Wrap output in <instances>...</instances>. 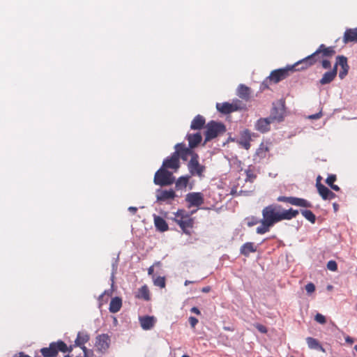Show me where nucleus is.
<instances>
[{
	"instance_id": "nucleus-45",
	"label": "nucleus",
	"mask_w": 357,
	"mask_h": 357,
	"mask_svg": "<svg viewBox=\"0 0 357 357\" xmlns=\"http://www.w3.org/2000/svg\"><path fill=\"white\" fill-rule=\"evenodd\" d=\"M336 181V176L334 175V174H331V175H329L326 181V183L331 186V185H333V183Z\"/></svg>"
},
{
	"instance_id": "nucleus-31",
	"label": "nucleus",
	"mask_w": 357,
	"mask_h": 357,
	"mask_svg": "<svg viewBox=\"0 0 357 357\" xmlns=\"http://www.w3.org/2000/svg\"><path fill=\"white\" fill-rule=\"evenodd\" d=\"M334 71H328L326 72L321 79L319 80V82L322 85H325L331 83L335 77Z\"/></svg>"
},
{
	"instance_id": "nucleus-51",
	"label": "nucleus",
	"mask_w": 357,
	"mask_h": 357,
	"mask_svg": "<svg viewBox=\"0 0 357 357\" xmlns=\"http://www.w3.org/2000/svg\"><path fill=\"white\" fill-rule=\"evenodd\" d=\"M190 311L197 315L201 314L200 310L197 307H192Z\"/></svg>"
},
{
	"instance_id": "nucleus-28",
	"label": "nucleus",
	"mask_w": 357,
	"mask_h": 357,
	"mask_svg": "<svg viewBox=\"0 0 357 357\" xmlns=\"http://www.w3.org/2000/svg\"><path fill=\"white\" fill-rule=\"evenodd\" d=\"M306 342L307 344L308 347L311 349L321 351L323 352L325 351L324 349L321 345L319 342L315 338L308 337L306 338Z\"/></svg>"
},
{
	"instance_id": "nucleus-58",
	"label": "nucleus",
	"mask_w": 357,
	"mask_h": 357,
	"mask_svg": "<svg viewBox=\"0 0 357 357\" xmlns=\"http://www.w3.org/2000/svg\"><path fill=\"white\" fill-rule=\"evenodd\" d=\"M153 271H154V270H153V266H150L148 268V274L149 275H152L153 274Z\"/></svg>"
},
{
	"instance_id": "nucleus-55",
	"label": "nucleus",
	"mask_w": 357,
	"mask_h": 357,
	"mask_svg": "<svg viewBox=\"0 0 357 357\" xmlns=\"http://www.w3.org/2000/svg\"><path fill=\"white\" fill-rule=\"evenodd\" d=\"M211 291V287L209 286L204 287L202 289V291L204 293H208Z\"/></svg>"
},
{
	"instance_id": "nucleus-27",
	"label": "nucleus",
	"mask_w": 357,
	"mask_h": 357,
	"mask_svg": "<svg viewBox=\"0 0 357 357\" xmlns=\"http://www.w3.org/2000/svg\"><path fill=\"white\" fill-rule=\"evenodd\" d=\"M180 222L178 225L183 230V231L185 234H190V229L193 227V220L190 217H185V220H179Z\"/></svg>"
},
{
	"instance_id": "nucleus-10",
	"label": "nucleus",
	"mask_w": 357,
	"mask_h": 357,
	"mask_svg": "<svg viewBox=\"0 0 357 357\" xmlns=\"http://www.w3.org/2000/svg\"><path fill=\"white\" fill-rule=\"evenodd\" d=\"M176 197L175 192L170 190L158 189L156 191V199L158 202L170 203V201L174 200Z\"/></svg>"
},
{
	"instance_id": "nucleus-44",
	"label": "nucleus",
	"mask_w": 357,
	"mask_h": 357,
	"mask_svg": "<svg viewBox=\"0 0 357 357\" xmlns=\"http://www.w3.org/2000/svg\"><path fill=\"white\" fill-rule=\"evenodd\" d=\"M305 290L307 294H312L315 290L314 284L312 282H309L305 285Z\"/></svg>"
},
{
	"instance_id": "nucleus-59",
	"label": "nucleus",
	"mask_w": 357,
	"mask_h": 357,
	"mask_svg": "<svg viewBox=\"0 0 357 357\" xmlns=\"http://www.w3.org/2000/svg\"><path fill=\"white\" fill-rule=\"evenodd\" d=\"M333 209H334V211L335 212L337 211V210L339 209V205L337 203H333Z\"/></svg>"
},
{
	"instance_id": "nucleus-42",
	"label": "nucleus",
	"mask_w": 357,
	"mask_h": 357,
	"mask_svg": "<svg viewBox=\"0 0 357 357\" xmlns=\"http://www.w3.org/2000/svg\"><path fill=\"white\" fill-rule=\"evenodd\" d=\"M327 268L332 271H335L337 269V264L336 261L331 260L327 263Z\"/></svg>"
},
{
	"instance_id": "nucleus-8",
	"label": "nucleus",
	"mask_w": 357,
	"mask_h": 357,
	"mask_svg": "<svg viewBox=\"0 0 357 357\" xmlns=\"http://www.w3.org/2000/svg\"><path fill=\"white\" fill-rule=\"evenodd\" d=\"M198 159V155L197 153L193 154L188 162V168L191 176L202 177L205 170V167L199 164Z\"/></svg>"
},
{
	"instance_id": "nucleus-52",
	"label": "nucleus",
	"mask_w": 357,
	"mask_h": 357,
	"mask_svg": "<svg viewBox=\"0 0 357 357\" xmlns=\"http://www.w3.org/2000/svg\"><path fill=\"white\" fill-rule=\"evenodd\" d=\"M337 66H339V63H337V59H336V63H335L333 68L331 70V71L335 72V76H336L337 73Z\"/></svg>"
},
{
	"instance_id": "nucleus-1",
	"label": "nucleus",
	"mask_w": 357,
	"mask_h": 357,
	"mask_svg": "<svg viewBox=\"0 0 357 357\" xmlns=\"http://www.w3.org/2000/svg\"><path fill=\"white\" fill-rule=\"evenodd\" d=\"M280 209L281 206L271 204L262 210L263 218L261 220V225L257 227L256 229L258 234H264L269 231L271 227L280 221Z\"/></svg>"
},
{
	"instance_id": "nucleus-18",
	"label": "nucleus",
	"mask_w": 357,
	"mask_h": 357,
	"mask_svg": "<svg viewBox=\"0 0 357 357\" xmlns=\"http://www.w3.org/2000/svg\"><path fill=\"white\" fill-rule=\"evenodd\" d=\"M185 138L188 141V145L190 149L197 147L202 140V136L200 132L194 134L188 133Z\"/></svg>"
},
{
	"instance_id": "nucleus-22",
	"label": "nucleus",
	"mask_w": 357,
	"mask_h": 357,
	"mask_svg": "<svg viewBox=\"0 0 357 357\" xmlns=\"http://www.w3.org/2000/svg\"><path fill=\"white\" fill-rule=\"evenodd\" d=\"M343 42L348 43L349 42H357V27L355 29H347L343 37Z\"/></svg>"
},
{
	"instance_id": "nucleus-13",
	"label": "nucleus",
	"mask_w": 357,
	"mask_h": 357,
	"mask_svg": "<svg viewBox=\"0 0 357 357\" xmlns=\"http://www.w3.org/2000/svg\"><path fill=\"white\" fill-rule=\"evenodd\" d=\"M110 344V337L107 334H101L98 335L96 338V347H97V349L104 353L105 352L108 348L109 347Z\"/></svg>"
},
{
	"instance_id": "nucleus-19",
	"label": "nucleus",
	"mask_w": 357,
	"mask_h": 357,
	"mask_svg": "<svg viewBox=\"0 0 357 357\" xmlns=\"http://www.w3.org/2000/svg\"><path fill=\"white\" fill-rule=\"evenodd\" d=\"M139 320L141 327L146 331L151 329L155 323V319L153 316L141 317Z\"/></svg>"
},
{
	"instance_id": "nucleus-57",
	"label": "nucleus",
	"mask_w": 357,
	"mask_h": 357,
	"mask_svg": "<svg viewBox=\"0 0 357 357\" xmlns=\"http://www.w3.org/2000/svg\"><path fill=\"white\" fill-rule=\"evenodd\" d=\"M333 190L335 191H339L340 190V188H339L338 185H335L334 183L333 185H331L330 186Z\"/></svg>"
},
{
	"instance_id": "nucleus-50",
	"label": "nucleus",
	"mask_w": 357,
	"mask_h": 357,
	"mask_svg": "<svg viewBox=\"0 0 357 357\" xmlns=\"http://www.w3.org/2000/svg\"><path fill=\"white\" fill-rule=\"evenodd\" d=\"M116 268H117V264H116V262L115 263H113L112 264V276H111V279L113 281L114 280V273L116 271Z\"/></svg>"
},
{
	"instance_id": "nucleus-14",
	"label": "nucleus",
	"mask_w": 357,
	"mask_h": 357,
	"mask_svg": "<svg viewBox=\"0 0 357 357\" xmlns=\"http://www.w3.org/2000/svg\"><path fill=\"white\" fill-rule=\"evenodd\" d=\"M273 121L268 117L260 118L256 121L255 128L261 133H265L270 130V124Z\"/></svg>"
},
{
	"instance_id": "nucleus-33",
	"label": "nucleus",
	"mask_w": 357,
	"mask_h": 357,
	"mask_svg": "<svg viewBox=\"0 0 357 357\" xmlns=\"http://www.w3.org/2000/svg\"><path fill=\"white\" fill-rule=\"evenodd\" d=\"M190 176H183L179 177L176 181V188L177 189H183L186 188L189 181Z\"/></svg>"
},
{
	"instance_id": "nucleus-48",
	"label": "nucleus",
	"mask_w": 357,
	"mask_h": 357,
	"mask_svg": "<svg viewBox=\"0 0 357 357\" xmlns=\"http://www.w3.org/2000/svg\"><path fill=\"white\" fill-rule=\"evenodd\" d=\"M189 323L192 328H195V326L198 323V319L196 317H190L189 318Z\"/></svg>"
},
{
	"instance_id": "nucleus-60",
	"label": "nucleus",
	"mask_w": 357,
	"mask_h": 357,
	"mask_svg": "<svg viewBox=\"0 0 357 357\" xmlns=\"http://www.w3.org/2000/svg\"><path fill=\"white\" fill-rule=\"evenodd\" d=\"M18 357H31V356H29V355L24 354L23 352H20Z\"/></svg>"
},
{
	"instance_id": "nucleus-2",
	"label": "nucleus",
	"mask_w": 357,
	"mask_h": 357,
	"mask_svg": "<svg viewBox=\"0 0 357 357\" xmlns=\"http://www.w3.org/2000/svg\"><path fill=\"white\" fill-rule=\"evenodd\" d=\"M335 52L333 47H327L321 44L314 53L296 62L297 65H302L298 70H305L314 65L319 59L321 53L324 56H331Z\"/></svg>"
},
{
	"instance_id": "nucleus-61",
	"label": "nucleus",
	"mask_w": 357,
	"mask_h": 357,
	"mask_svg": "<svg viewBox=\"0 0 357 357\" xmlns=\"http://www.w3.org/2000/svg\"><path fill=\"white\" fill-rule=\"evenodd\" d=\"M81 347V349H82V351H84V354H86V351H87V349H86V347L84 346V345H82V347Z\"/></svg>"
},
{
	"instance_id": "nucleus-23",
	"label": "nucleus",
	"mask_w": 357,
	"mask_h": 357,
	"mask_svg": "<svg viewBox=\"0 0 357 357\" xmlns=\"http://www.w3.org/2000/svg\"><path fill=\"white\" fill-rule=\"evenodd\" d=\"M206 123L204 117L200 114L197 115L191 122L190 128L192 130H201L204 128Z\"/></svg>"
},
{
	"instance_id": "nucleus-32",
	"label": "nucleus",
	"mask_w": 357,
	"mask_h": 357,
	"mask_svg": "<svg viewBox=\"0 0 357 357\" xmlns=\"http://www.w3.org/2000/svg\"><path fill=\"white\" fill-rule=\"evenodd\" d=\"M250 89L244 84H240L237 89V95L243 99H247L249 97Z\"/></svg>"
},
{
	"instance_id": "nucleus-30",
	"label": "nucleus",
	"mask_w": 357,
	"mask_h": 357,
	"mask_svg": "<svg viewBox=\"0 0 357 357\" xmlns=\"http://www.w3.org/2000/svg\"><path fill=\"white\" fill-rule=\"evenodd\" d=\"M89 340V335L85 332H79L75 341V346L82 347Z\"/></svg>"
},
{
	"instance_id": "nucleus-37",
	"label": "nucleus",
	"mask_w": 357,
	"mask_h": 357,
	"mask_svg": "<svg viewBox=\"0 0 357 357\" xmlns=\"http://www.w3.org/2000/svg\"><path fill=\"white\" fill-rule=\"evenodd\" d=\"M233 112L243 110L245 108V105L239 100H235L231 103Z\"/></svg>"
},
{
	"instance_id": "nucleus-17",
	"label": "nucleus",
	"mask_w": 357,
	"mask_h": 357,
	"mask_svg": "<svg viewBox=\"0 0 357 357\" xmlns=\"http://www.w3.org/2000/svg\"><path fill=\"white\" fill-rule=\"evenodd\" d=\"M180 166L179 159L173 153L171 156L166 158L162 162V167L177 169Z\"/></svg>"
},
{
	"instance_id": "nucleus-9",
	"label": "nucleus",
	"mask_w": 357,
	"mask_h": 357,
	"mask_svg": "<svg viewBox=\"0 0 357 357\" xmlns=\"http://www.w3.org/2000/svg\"><path fill=\"white\" fill-rule=\"evenodd\" d=\"M277 200L278 202H283L289 203L294 206L304 207V208H311L312 204L308 202L307 200L296 197H284V196H280L278 197Z\"/></svg>"
},
{
	"instance_id": "nucleus-20",
	"label": "nucleus",
	"mask_w": 357,
	"mask_h": 357,
	"mask_svg": "<svg viewBox=\"0 0 357 357\" xmlns=\"http://www.w3.org/2000/svg\"><path fill=\"white\" fill-rule=\"evenodd\" d=\"M251 136L248 130H245L241 132V136L238 143L245 149L248 150L250 147Z\"/></svg>"
},
{
	"instance_id": "nucleus-5",
	"label": "nucleus",
	"mask_w": 357,
	"mask_h": 357,
	"mask_svg": "<svg viewBox=\"0 0 357 357\" xmlns=\"http://www.w3.org/2000/svg\"><path fill=\"white\" fill-rule=\"evenodd\" d=\"M175 181L172 173L161 167L155 174L154 183L160 186L170 185Z\"/></svg>"
},
{
	"instance_id": "nucleus-38",
	"label": "nucleus",
	"mask_w": 357,
	"mask_h": 357,
	"mask_svg": "<svg viewBox=\"0 0 357 357\" xmlns=\"http://www.w3.org/2000/svg\"><path fill=\"white\" fill-rule=\"evenodd\" d=\"M153 283L157 287L164 288L165 287V278L164 277L158 276L153 280Z\"/></svg>"
},
{
	"instance_id": "nucleus-47",
	"label": "nucleus",
	"mask_w": 357,
	"mask_h": 357,
	"mask_svg": "<svg viewBox=\"0 0 357 357\" xmlns=\"http://www.w3.org/2000/svg\"><path fill=\"white\" fill-rule=\"evenodd\" d=\"M321 65L324 69H328V68H331V63L330 61L326 60V59L322 60Z\"/></svg>"
},
{
	"instance_id": "nucleus-15",
	"label": "nucleus",
	"mask_w": 357,
	"mask_h": 357,
	"mask_svg": "<svg viewBox=\"0 0 357 357\" xmlns=\"http://www.w3.org/2000/svg\"><path fill=\"white\" fill-rule=\"evenodd\" d=\"M316 187L317 188V190L319 192V194L322 197L323 199H334L336 195L334 192H333L331 190H330L328 188H326L325 185L321 184L319 181H318L316 183Z\"/></svg>"
},
{
	"instance_id": "nucleus-56",
	"label": "nucleus",
	"mask_w": 357,
	"mask_h": 357,
	"mask_svg": "<svg viewBox=\"0 0 357 357\" xmlns=\"http://www.w3.org/2000/svg\"><path fill=\"white\" fill-rule=\"evenodd\" d=\"M345 341L349 344H353L354 343V340L352 337H349V336H347L345 337Z\"/></svg>"
},
{
	"instance_id": "nucleus-3",
	"label": "nucleus",
	"mask_w": 357,
	"mask_h": 357,
	"mask_svg": "<svg viewBox=\"0 0 357 357\" xmlns=\"http://www.w3.org/2000/svg\"><path fill=\"white\" fill-rule=\"evenodd\" d=\"M72 347H68L66 343L61 340L56 342H52L50 344L49 347H44L40 349V352L44 357H55L59 351L63 353L70 352Z\"/></svg>"
},
{
	"instance_id": "nucleus-63",
	"label": "nucleus",
	"mask_w": 357,
	"mask_h": 357,
	"mask_svg": "<svg viewBox=\"0 0 357 357\" xmlns=\"http://www.w3.org/2000/svg\"><path fill=\"white\" fill-rule=\"evenodd\" d=\"M321 178V176H319L317 177V183L318 181H319V182H320Z\"/></svg>"
},
{
	"instance_id": "nucleus-54",
	"label": "nucleus",
	"mask_w": 357,
	"mask_h": 357,
	"mask_svg": "<svg viewBox=\"0 0 357 357\" xmlns=\"http://www.w3.org/2000/svg\"><path fill=\"white\" fill-rule=\"evenodd\" d=\"M107 293V291H105L102 294H101L99 297H98V301H100V304H99V307H101L102 305V303H101V301L102 299L103 298V296H105V294Z\"/></svg>"
},
{
	"instance_id": "nucleus-36",
	"label": "nucleus",
	"mask_w": 357,
	"mask_h": 357,
	"mask_svg": "<svg viewBox=\"0 0 357 357\" xmlns=\"http://www.w3.org/2000/svg\"><path fill=\"white\" fill-rule=\"evenodd\" d=\"M301 214L309 220L311 223H314L316 221V216L310 210H301Z\"/></svg>"
},
{
	"instance_id": "nucleus-11",
	"label": "nucleus",
	"mask_w": 357,
	"mask_h": 357,
	"mask_svg": "<svg viewBox=\"0 0 357 357\" xmlns=\"http://www.w3.org/2000/svg\"><path fill=\"white\" fill-rule=\"evenodd\" d=\"M188 207H199L204 203V196L202 192H189L185 196Z\"/></svg>"
},
{
	"instance_id": "nucleus-43",
	"label": "nucleus",
	"mask_w": 357,
	"mask_h": 357,
	"mask_svg": "<svg viewBox=\"0 0 357 357\" xmlns=\"http://www.w3.org/2000/svg\"><path fill=\"white\" fill-rule=\"evenodd\" d=\"M231 194L234 195H249L250 194V192L242 190L238 192L237 190L232 189L231 191Z\"/></svg>"
},
{
	"instance_id": "nucleus-25",
	"label": "nucleus",
	"mask_w": 357,
	"mask_h": 357,
	"mask_svg": "<svg viewBox=\"0 0 357 357\" xmlns=\"http://www.w3.org/2000/svg\"><path fill=\"white\" fill-rule=\"evenodd\" d=\"M121 306H122L121 298H120L119 297H114V298H112V300L110 301L109 310L112 313H116L121 310Z\"/></svg>"
},
{
	"instance_id": "nucleus-53",
	"label": "nucleus",
	"mask_w": 357,
	"mask_h": 357,
	"mask_svg": "<svg viewBox=\"0 0 357 357\" xmlns=\"http://www.w3.org/2000/svg\"><path fill=\"white\" fill-rule=\"evenodd\" d=\"M128 211L131 212L132 214H135L137 211V208L135 206H130L128 208Z\"/></svg>"
},
{
	"instance_id": "nucleus-40",
	"label": "nucleus",
	"mask_w": 357,
	"mask_h": 357,
	"mask_svg": "<svg viewBox=\"0 0 357 357\" xmlns=\"http://www.w3.org/2000/svg\"><path fill=\"white\" fill-rule=\"evenodd\" d=\"M246 178L245 181L252 182L256 178V175L250 169L245 170Z\"/></svg>"
},
{
	"instance_id": "nucleus-4",
	"label": "nucleus",
	"mask_w": 357,
	"mask_h": 357,
	"mask_svg": "<svg viewBox=\"0 0 357 357\" xmlns=\"http://www.w3.org/2000/svg\"><path fill=\"white\" fill-rule=\"evenodd\" d=\"M225 131L226 127L224 123L215 121H209L206 125L204 144L215 138L219 135L225 133Z\"/></svg>"
},
{
	"instance_id": "nucleus-12",
	"label": "nucleus",
	"mask_w": 357,
	"mask_h": 357,
	"mask_svg": "<svg viewBox=\"0 0 357 357\" xmlns=\"http://www.w3.org/2000/svg\"><path fill=\"white\" fill-rule=\"evenodd\" d=\"M175 151L174 152V155H176L179 158H181L182 160H186L188 158V156L191 155L192 157V155L195 154L192 151V149L190 147H186L185 144L183 143H178L175 145Z\"/></svg>"
},
{
	"instance_id": "nucleus-16",
	"label": "nucleus",
	"mask_w": 357,
	"mask_h": 357,
	"mask_svg": "<svg viewBox=\"0 0 357 357\" xmlns=\"http://www.w3.org/2000/svg\"><path fill=\"white\" fill-rule=\"evenodd\" d=\"M337 63L341 67V70L339 72V77L343 79L348 74L349 66L347 63V58L343 55H339L337 56Z\"/></svg>"
},
{
	"instance_id": "nucleus-41",
	"label": "nucleus",
	"mask_w": 357,
	"mask_h": 357,
	"mask_svg": "<svg viewBox=\"0 0 357 357\" xmlns=\"http://www.w3.org/2000/svg\"><path fill=\"white\" fill-rule=\"evenodd\" d=\"M314 320L318 322L319 324H324L326 321V317L320 314V313H317L315 317H314Z\"/></svg>"
},
{
	"instance_id": "nucleus-26",
	"label": "nucleus",
	"mask_w": 357,
	"mask_h": 357,
	"mask_svg": "<svg viewBox=\"0 0 357 357\" xmlns=\"http://www.w3.org/2000/svg\"><path fill=\"white\" fill-rule=\"evenodd\" d=\"M299 211L298 210H294L291 208L289 210H283L281 212L280 211V221L283 220H291L292 218L296 217Z\"/></svg>"
},
{
	"instance_id": "nucleus-39",
	"label": "nucleus",
	"mask_w": 357,
	"mask_h": 357,
	"mask_svg": "<svg viewBox=\"0 0 357 357\" xmlns=\"http://www.w3.org/2000/svg\"><path fill=\"white\" fill-rule=\"evenodd\" d=\"M246 220H247V225L250 227L261 222V220H259V218H257L255 216L248 217L246 218Z\"/></svg>"
},
{
	"instance_id": "nucleus-7",
	"label": "nucleus",
	"mask_w": 357,
	"mask_h": 357,
	"mask_svg": "<svg viewBox=\"0 0 357 357\" xmlns=\"http://www.w3.org/2000/svg\"><path fill=\"white\" fill-rule=\"evenodd\" d=\"M285 105L284 101L280 100L273 103L271 114L268 118L273 121L282 122L284 118Z\"/></svg>"
},
{
	"instance_id": "nucleus-49",
	"label": "nucleus",
	"mask_w": 357,
	"mask_h": 357,
	"mask_svg": "<svg viewBox=\"0 0 357 357\" xmlns=\"http://www.w3.org/2000/svg\"><path fill=\"white\" fill-rule=\"evenodd\" d=\"M321 115H322L321 112H318L317 114H314L309 116V119H319L321 116Z\"/></svg>"
},
{
	"instance_id": "nucleus-21",
	"label": "nucleus",
	"mask_w": 357,
	"mask_h": 357,
	"mask_svg": "<svg viewBox=\"0 0 357 357\" xmlns=\"http://www.w3.org/2000/svg\"><path fill=\"white\" fill-rule=\"evenodd\" d=\"M257 246L252 242H247L241 245L240 248V253L245 256L248 257L250 253L255 252L257 251Z\"/></svg>"
},
{
	"instance_id": "nucleus-24",
	"label": "nucleus",
	"mask_w": 357,
	"mask_h": 357,
	"mask_svg": "<svg viewBox=\"0 0 357 357\" xmlns=\"http://www.w3.org/2000/svg\"><path fill=\"white\" fill-rule=\"evenodd\" d=\"M154 224L157 230L161 232H164L168 230V225L162 217L155 215Z\"/></svg>"
},
{
	"instance_id": "nucleus-62",
	"label": "nucleus",
	"mask_w": 357,
	"mask_h": 357,
	"mask_svg": "<svg viewBox=\"0 0 357 357\" xmlns=\"http://www.w3.org/2000/svg\"><path fill=\"white\" fill-rule=\"evenodd\" d=\"M194 282L192 281H190V280H185V282H184V284L185 286H187L189 284H191V283H193Z\"/></svg>"
},
{
	"instance_id": "nucleus-35",
	"label": "nucleus",
	"mask_w": 357,
	"mask_h": 357,
	"mask_svg": "<svg viewBox=\"0 0 357 357\" xmlns=\"http://www.w3.org/2000/svg\"><path fill=\"white\" fill-rule=\"evenodd\" d=\"M185 217H190L185 210H178L175 213L174 221L178 225L179 220H185Z\"/></svg>"
},
{
	"instance_id": "nucleus-29",
	"label": "nucleus",
	"mask_w": 357,
	"mask_h": 357,
	"mask_svg": "<svg viewBox=\"0 0 357 357\" xmlns=\"http://www.w3.org/2000/svg\"><path fill=\"white\" fill-rule=\"evenodd\" d=\"M216 109L218 112L224 114H228L234 112L231 103L225 102L222 103H216Z\"/></svg>"
},
{
	"instance_id": "nucleus-64",
	"label": "nucleus",
	"mask_w": 357,
	"mask_h": 357,
	"mask_svg": "<svg viewBox=\"0 0 357 357\" xmlns=\"http://www.w3.org/2000/svg\"><path fill=\"white\" fill-rule=\"evenodd\" d=\"M354 349L357 351V344L354 346Z\"/></svg>"
},
{
	"instance_id": "nucleus-6",
	"label": "nucleus",
	"mask_w": 357,
	"mask_h": 357,
	"mask_svg": "<svg viewBox=\"0 0 357 357\" xmlns=\"http://www.w3.org/2000/svg\"><path fill=\"white\" fill-rule=\"evenodd\" d=\"M301 66H302V65H297L296 63H295L292 66H288L284 68L274 70L271 73L268 78L275 83H278L287 77L290 71L299 70L298 68H301Z\"/></svg>"
},
{
	"instance_id": "nucleus-34",
	"label": "nucleus",
	"mask_w": 357,
	"mask_h": 357,
	"mask_svg": "<svg viewBox=\"0 0 357 357\" xmlns=\"http://www.w3.org/2000/svg\"><path fill=\"white\" fill-rule=\"evenodd\" d=\"M137 297L145 301L150 300L149 290L146 285H144L139 289Z\"/></svg>"
},
{
	"instance_id": "nucleus-46",
	"label": "nucleus",
	"mask_w": 357,
	"mask_h": 357,
	"mask_svg": "<svg viewBox=\"0 0 357 357\" xmlns=\"http://www.w3.org/2000/svg\"><path fill=\"white\" fill-rule=\"evenodd\" d=\"M256 328L259 332H261V333H267V328L264 325L258 324L256 325Z\"/></svg>"
}]
</instances>
